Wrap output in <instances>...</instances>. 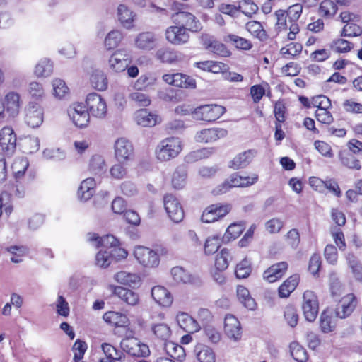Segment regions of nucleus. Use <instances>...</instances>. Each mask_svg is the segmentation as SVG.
<instances>
[{
	"instance_id": "f257e3e1",
	"label": "nucleus",
	"mask_w": 362,
	"mask_h": 362,
	"mask_svg": "<svg viewBox=\"0 0 362 362\" xmlns=\"http://www.w3.org/2000/svg\"><path fill=\"white\" fill-rule=\"evenodd\" d=\"M171 10L173 13L170 18L174 24L183 26L191 33H199L202 30V23L189 11V6L187 4L173 2Z\"/></svg>"
},
{
	"instance_id": "f03ea898",
	"label": "nucleus",
	"mask_w": 362,
	"mask_h": 362,
	"mask_svg": "<svg viewBox=\"0 0 362 362\" xmlns=\"http://www.w3.org/2000/svg\"><path fill=\"white\" fill-rule=\"evenodd\" d=\"M182 150V144L178 137H168L157 145L155 156L160 162H167L177 157Z\"/></svg>"
},
{
	"instance_id": "7ed1b4c3",
	"label": "nucleus",
	"mask_w": 362,
	"mask_h": 362,
	"mask_svg": "<svg viewBox=\"0 0 362 362\" xmlns=\"http://www.w3.org/2000/svg\"><path fill=\"white\" fill-rule=\"evenodd\" d=\"M233 209L230 203L217 202L209 204L202 211L201 221L205 223H212L223 219Z\"/></svg>"
},
{
	"instance_id": "20e7f679",
	"label": "nucleus",
	"mask_w": 362,
	"mask_h": 362,
	"mask_svg": "<svg viewBox=\"0 0 362 362\" xmlns=\"http://www.w3.org/2000/svg\"><path fill=\"white\" fill-rule=\"evenodd\" d=\"M226 107L217 104L200 105L192 112L193 117L205 122H213L218 119L225 112Z\"/></svg>"
},
{
	"instance_id": "39448f33",
	"label": "nucleus",
	"mask_w": 362,
	"mask_h": 362,
	"mask_svg": "<svg viewBox=\"0 0 362 362\" xmlns=\"http://www.w3.org/2000/svg\"><path fill=\"white\" fill-rule=\"evenodd\" d=\"M163 206L168 217L174 223H180L185 218L184 209L178 199L171 193H166L163 198Z\"/></svg>"
},
{
	"instance_id": "423d86ee",
	"label": "nucleus",
	"mask_w": 362,
	"mask_h": 362,
	"mask_svg": "<svg viewBox=\"0 0 362 362\" xmlns=\"http://www.w3.org/2000/svg\"><path fill=\"white\" fill-rule=\"evenodd\" d=\"M341 21L345 23L341 30V36L356 37L362 33V28L358 25L361 16L358 14L345 11L339 15Z\"/></svg>"
},
{
	"instance_id": "0eeeda50",
	"label": "nucleus",
	"mask_w": 362,
	"mask_h": 362,
	"mask_svg": "<svg viewBox=\"0 0 362 362\" xmlns=\"http://www.w3.org/2000/svg\"><path fill=\"white\" fill-rule=\"evenodd\" d=\"M86 109L94 117L104 118L107 113L106 101L96 93H89L86 99Z\"/></svg>"
},
{
	"instance_id": "6e6552de",
	"label": "nucleus",
	"mask_w": 362,
	"mask_h": 362,
	"mask_svg": "<svg viewBox=\"0 0 362 362\" xmlns=\"http://www.w3.org/2000/svg\"><path fill=\"white\" fill-rule=\"evenodd\" d=\"M358 304V299L353 293H347L342 296L336 305L334 314L337 317L345 319L351 315Z\"/></svg>"
},
{
	"instance_id": "1a4fd4ad",
	"label": "nucleus",
	"mask_w": 362,
	"mask_h": 362,
	"mask_svg": "<svg viewBox=\"0 0 362 362\" xmlns=\"http://www.w3.org/2000/svg\"><path fill=\"white\" fill-rule=\"evenodd\" d=\"M132 62V57L124 49L114 51L108 59V66L111 71L119 74L126 71Z\"/></svg>"
},
{
	"instance_id": "9d476101",
	"label": "nucleus",
	"mask_w": 362,
	"mask_h": 362,
	"mask_svg": "<svg viewBox=\"0 0 362 362\" xmlns=\"http://www.w3.org/2000/svg\"><path fill=\"white\" fill-rule=\"evenodd\" d=\"M302 310L308 322H314L318 315L319 302L314 291L306 290L303 295Z\"/></svg>"
},
{
	"instance_id": "9b49d317",
	"label": "nucleus",
	"mask_w": 362,
	"mask_h": 362,
	"mask_svg": "<svg viewBox=\"0 0 362 362\" xmlns=\"http://www.w3.org/2000/svg\"><path fill=\"white\" fill-rule=\"evenodd\" d=\"M121 348L124 351L134 357H146L150 354L148 345L140 341L135 337H127L122 340Z\"/></svg>"
},
{
	"instance_id": "f8f14e48",
	"label": "nucleus",
	"mask_w": 362,
	"mask_h": 362,
	"mask_svg": "<svg viewBox=\"0 0 362 362\" xmlns=\"http://www.w3.org/2000/svg\"><path fill=\"white\" fill-rule=\"evenodd\" d=\"M134 255L136 260L145 267H156L160 263L158 253L147 247H136Z\"/></svg>"
},
{
	"instance_id": "ddd939ff",
	"label": "nucleus",
	"mask_w": 362,
	"mask_h": 362,
	"mask_svg": "<svg viewBox=\"0 0 362 362\" xmlns=\"http://www.w3.org/2000/svg\"><path fill=\"white\" fill-rule=\"evenodd\" d=\"M189 31L183 26L173 25L168 27L165 31L166 40L173 45H182L187 43L190 38Z\"/></svg>"
},
{
	"instance_id": "4468645a",
	"label": "nucleus",
	"mask_w": 362,
	"mask_h": 362,
	"mask_svg": "<svg viewBox=\"0 0 362 362\" xmlns=\"http://www.w3.org/2000/svg\"><path fill=\"white\" fill-rule=\"evenodd\" d=\"M24 119L30 127H39L44 119V110L42 106L37 103L29 102L25 110Z\"/></svg>"
},
{
	"instance_id": "2eb2a0df",
	"label": "nucleus",
	"mask_w": 362,
	"mask_h": 362,
	"mask_svg": "<svg viewBox=\"0 0 362 362\" xmlns=\"http://www.w3.org/2000/svg\"><path fill=\"white\" fill-rule=\"evenodd\" d=\"M115 157L119 163H126L133 159L134 148L132 142L125 138H119L114 145Z\"/></svg>"
},
{
	"instance_id": "dca6fc26",
	"label": "nucleus",
	"mask_w": 362,
	"mask_h": 362,
	"mask_svg": "<svg viewBox=\"0 0 362 362\" xmlns=\"http://www.w3.org/2000/svg\"><path fill=\"white\" fill-rule=\"evenodd\" d=\"M16 141V134L11 127L6 126L0 130V147L6 156H11L15 152Z\"/></svg>"
},
{
	"instance_id": "f3484780",
	"label": "nucleus",
	"mask_w": 362,
	"mask_h": 362,
	"mask_svg": "<svg viewBox=\"0 0 362 362\" xmlns=\"http://www.w3.org/2000/svg\"><path fill=\"white\" fill-rule=\"evenodd\" d=\"M104 241L103 248L107 250L113 262H119L127 257V250L121 246L119 240L115 236L108 234Z\"/></svg>"
},
{
	"instance_id": "a211bd4d",
	"label": "nucleus",
	"mask_w": 362,
	"mask_h": 362,
	"mask_svg": "<svg viewBox=\"0 0 362 362\" xmlns=\"http://www.w3.org/2000/svg\"><path fill=\"white\" fill-rule=\"evenodd\" d=\"M223 330L225 334L230 339L240 341L243 335V329L238 319L232 314H227L224 318Z\"/></svg>"
},
{
	"instance_id": "6ab92c4d",
	"label": "nucleus",
	"mask_w": 362,
	"mask_h": 362,
	"mask_svg": "<svg viewBox=\"0 0 362 362\" xmlns=\"http://www.w3.org/2000/svg\"><path fill=\"white\" fill-rule=\"evenodd\" d=\"M3 102L7 119H13L16 117L20 112L22 104L21 95L16 92L10 91L5 95Z\"/></svg>"
},
{
	"instance_id": "aec40b11",
	"label": "nucleus",
	"mask_w": 362,
	"mask_h": 362,
	"mask_svg": "<svg viewBox=\"0 0 362 362\" xmlns=\"http://www.w3.org/2000/svg\"><path fill=\"white\" fill-rule=\"evenodd\" d=\"M286 261L276 262L270 265L262 274V278L268 283H274L282 279L288 269Z\"/></svg>"
},
{
	"instance_id": "412c9836",
	"label": "nucleus",
	"mask_w": 362,
	"mask_h": 362,
	"mask_svg": "<svg viewBox=\"0 0 362 362\" xmlns=\"http://www.w3.org/2000/svg\"><path fill=\"white\" fill-rule=\"evenodd\" d=\"M70 116L74 125L79 129L87 127L90 123V113L83 103H74Z\"/></svg>"
},
{
	"instance_id": "4be33fe9",
	"label": "nucleus",
	"mask_w": 362,
	"mask_h": 362,
	"mask_svg": "<svg viewBox=\"0 0 362 362\" xmlns=\"http://www.w3.org/2000/svg\"><path fill=\"white\" fill-rule=\"evenodd\" d=\"M228 131L223 128H207L198 132L195 140L199 143H211L227 136Z\"/></svg>"
},
{
	"instance_id": "5701e85b",
	"label": "nucleus",
	"mask_w": 362,
	"mask_h": 362,
	"mask_svg": "<svg viewBox=\"0 0 362 362\" xmlns=\"http://www.w3.org/2000/svg\"><path fill=\"white\" fill-rule=\"evenodd\" d=\"M257 155V151L249 149L235 156L229 163L228 167L233 170H239L247 167Z\"/></svg>"
},
{
	"instance_id": "b1692460",
	"label": "nucleus",
	"mask_w": 362,
	"mask_h": 362,
	"mask_svg": "<svg viewBox=\"0 0 362 362\" xmlns=\"http://www.w3.org/2000/svg\"><path fill=\"white\" fill-rule=\"evenodd\" d=\"M103 319L107 324L114 327L127 328L130 325L127 315L120 312L107 311L103 314Z\"/></svg>"
},
{
	"instance_id": "393cba45",
	"label": "nucleus",
	"mask_w": 362,
	"mask_h": 362,
	"mask_svg": "<svg viewBox=\"0 0 362 362\" xmlns=\"http://www.w3.org/2000/svg\"><path fill=\"white\" fill-rule=\"evenodd\" d=\"M151 296L153 300L159 305L169 308L173 302L171 293L164 286H156L151 289Z\"/></svg>"
},
{
	"instance_id": "a878e982",
	"label": "nucleus",
	"mask_w": 362,
	"mask_h": 362,
	"mask_svg": "<svg viewBox=\"0 0 362 362\" xmlns=\"http://www.w3.org/2000/svg\"><path fill=\"white\" fill-rule=\"evenodd\" d=\"M176 320L179 327L187 333L193 334L200 329V326L197 321L187 313H178L176 316Z\"/></svg>"
},
{
	"instance_id": "bb28decb",
	"label": "nucleus",
	"mask_w": 362,
	"mask_h": 362,
	"mask_svg": "<svg viewBox=\"0 0 362 362\" xmlns=\"http://www.w3.org/2000/svg\"><path fill=\"white\" fill-rule=\"evenodd\" d=\"M203 45L206 50L221 57H228L232 54L224 43L212 37L204 40Z\"/></svg>"
},
{
	"instance_id": "cd10ccee",
	"label": "nucleus",
	"mask_w": 362,
	"mask_h": 362,
	"mask_svg": "<svg viewBox=\"0 0 362 362\" xmlns=\"http://www.w3.org/2000/svg\"><path fill=\"white\" fill-rule=\"evenodd\" d=\"M115 279L117 283L133 289L139 288L141 284V279L138 274L125 271L117 272Z\"/></svg>"
},
{
	"instance_id": "c85d7f7f",
	"label": "nucleus",
	"mask_w": 362,
	"mask_h": 362,
	"mask_svg": "<svg viewBox=\"0 0 362 362\" xmlns=\"http://www.w3.org/2000/svg\"><path fill=\"white\" fill-rule=\"evenodd\" d=\"M135 119L139 125L142 127H151L160 122V117L146 109H141L136 111Z\"/></svg>"
},
{
	"instance_id": "c756f323",
	"label": "nucleus",
	"mask_w": 362,
	"mask_h": 362,
	"mask_svg": "<svg viewBox=\"0 0 362 362\" xmlns=\"http://www.w3.org/2000/svg\"><path fill=\"white\" fill-rule=\"evenodd\" d=\"M113 293L126 304L135 306L139 303V296L138 293L126 288L122 286H115Z\"/></svg>"
},
{
	"instance_id": "7c9ffc66",
	"label": "nucleus",
	"mask_w": 362,
	"mask_h": 362,
	"mask_svg": "<svg viewBox=\"0 0 362 362\" xmlns=\"http://www.w3.org/2000/svg\"><path fill=\"white\" fill-rule=\"evenodd\" d=\"M229 177L232 186L234 187H247L256 184L259 180V175L257 173H252L249 175H242L238 173H234Z\"/></svg>"
},
{
	"instance_id": "2f4dec72",
	"label": "nucleus",
	"mask_w": 362,
	"mask_h": 362,
	"mask_svg": "<svg viewBox=\"0 0 362 362\" xmlns=\"http://www.w3.org/2000/svg\"><path fill=\"white\" fill-rule=\"evenodd\" d=\"M300 282V275L294 274L288 277L278 288L280 298H288L295 291Z\"/></svg>"
},
{
	"instance_id": "473e14b6",
	"label": "nucleus",
	"mask_w": 362,
	"mask_h": 362,
	"mask_svg": "<svg viewBox=\"0 0 362 362\" xmlns=\"http://www.w3.org/2000/svg\"><path fill=\"white\" fill-rule=\"evenodd\" d=\"M194 66L202 71L214 74L223 73L228 69L225 63L213 60L197 62L194 64Z\"/></svg>"
},
{
	"instance_id": "72a5a7b5",
	"label": "nucleus",
	"mask_w": 362,
	"mask_h": 362,
	"mask_svg": "<svg viewBox=\"0 0 362 362\" xmlns=\"http://www.w3.org/2000/svg\"><path fill=\"white\" fill-rule=\"evenodd\" d=\"M156 57L162 63L170 64H177L182 60L181 54L169 47L159 49L156 53Z\"/></svg>"
},
{
	"instance_id": "f704fd0d",
	"label": "nucleus",
	"mask_w": 362,
	"mask_h": 362,
	"mask_svg": "<svg viewBox=\"0 0 362 362\" xmlns=\"http://www.w3.org/2000/svg\"><path fill=\"white\" fill-rule=\"evenodd\" d=\"M136 47L144 50H151L156 46V38L151 32H143L135 40Z\"/></svg>"
},
{
	"instance_id": "c9c22d12",
	"label": "nucleus",
	"mask_w": 362,
	"mask_h": 362,
	"mask_svg": "<svg viewBox=\"0 0 362 362\" xmlns=\"http://www.w3.org/2000/svg\"><path fill=\"white\" fill-rule=\"evenodd\" d=\"M223 40L226 43H230L240 50L249 51L253 47V44L250 40L235 34H228L223 37Z\"/></svg>"
},
{
	"instance_id": "e433bc0d",
	"label": "nucleus",
	"mask_w": 362,
	"mask_h": 362,
	"mask_svg": "<svg viewBox=\"0 0 362 362\" xmlns=\"http://www.w3.org/2000/svg\"><path fill=\"white\" fill-rule=\"evenodd\" d=\"M96 186L95 180L93 177H88L83 180L78 190V196L82 201H88L95 194Z\"/></svg>"
},
{
	"instance_id": "4c0bfd02",
	"label": "nucleus",
	"mask_w": 362,
	"mask_h": 362,
	"mask_svg": "<svg viewBox=\"0 0 362 362\" xmlns=\"http://www.w3.org/2000/svg\"><path fill=\"white\" fill-rule=\"evenodd\" d=\"M236 295L238 300L245 308L250 310H254L256 308L257 303L246 287L238 285L236 289Z\"/></svg>"
},
{
	"instance_id": "58836bf2",
	"label": "nucleus",
	"mask_w": 362,
	"mask_h": 362,
	"mask_svg": "<svg viewBox=\"0 0 362 362\" xmlns=\"http://www.w3.org/2000/svg\"><path fill=\"white\" fill-rule=\"evenodd\" d=\"M174 281L177 284H192L194 277L182 267H174L170 271Z\"/></svg>"
},
{
	"instance_id": "ea45409f",
	"label": "nucleus",
	"mask_w": 362,
	"mask_h": 362,
	"mask_svg": "<svg viewBox=\"0 0 362 362\" xmlns=\"http://www.w3.org/2000/svg\"><path fill=\"white\" fill-rule=\"evenodd\" d=\"M303 45L300 42H291L280 49L281 56L286 59L298 58L302 53Z\"/></svg>"
},
{
	"instance_id": "a19ab883",
	"label": "nucleus",
	"mask_w": 362,
	"mask_h": 362,
	"mask_svg": "<svg viewBox=\"0 0 362 362\" xmlns=\"http://www.w3.org/2000/svg\"><path fill=\"white\" fill-rule=\"evenodd\" d=\"M117 16L122 25L127 29L134 26L135 15L125 5L120 4L117 8Z\"/></svg>"
},
{
	"instance_id": "79ce46f5",
	"label": "nucleus",
	"mask_w": 362,
	"mask_h": 362,
	"mask_svg": "<svg viewBox=\"0 0 362 362\" xmlns=\"http://www.w3.org/2000/svg\"><path fill=\"white\" fill-rule=\"evenodd\" d=\"M151 331L154 339L158 342L165 343L171 335L170 327L165 323H157L151 326Z\"/></svg>"
},
{
	"instance_id": "37998d69",
	"label": "nucleus",
	"mask_w": 362,
	"mask_h": 362,
	"mask_svg": "<svg viewBox=\"0 0 362 362\" xmlns=\"http://www.w3.org/2000/svg\"><path fill=\"white\" fill-rule=\"evenodd\" d=\"M339 160L342 165L353 170H359L361 169L360 160L351 152L344 150L339 153Z\"/></svg>"
},
{
	"instance_id": "c03bdc74",
	"label": "nucleus",
	"mask_w": 362,
	"mask_h": 362,
	"mask_svg": "<svg viewBox=\"0 0 362 362\" xmlns=\"http://www.w3.org/2000/svg\"><path fill=\"white\" fill-rule=\"evenodd\" d=\"M196 356L199 362H216V354L213 349L202 344L194 348Z\"/></svg>"
},
{
	"instance_id": "a18cd8bd",
	"label": "nucleus",
	"mask_w": 362,
	"mask_h": 362,
	"mask_svg": "<svg viewBox=\"0 0 362 362\" xmlns=\"http://www.w3.org/2000/svg\"><path fill=\"white\" fill-rule=\"evenodd\" d=\"M245 29L254 37L262 42H264L268 39L267 31L264 29L262 23L257 21H250L245 24Z\"/></svg>"
},
{
	"instance_id": "49530a36",
	"label": "nucleus",
	"mask_w": 362,
	"mask_h": 362,
	"mask_svg": "<svg viewBox=\"0 0 362 362\" xmlns=\"http://www.w3.org/2000/svg\"><path fill=\"white\" fill-rule=\"evenodd\" d=\"M246 223L244 221L232 223L227 228L223 238L227 241L230 242L237 239L245 230Z\"/></svg>"
},
{
	"instance_id": "de8ad7c7",
	"label": "nucleus",
	"mask_w": 362,
	"mask_h": 362,
	"mask_svg": "<svg viewBox=\"0 0 362 362\" xmlns=\"http://www.w3.org/2000/svg\"><path fill=\"white\" fill-rule=\"evenodd\" d=\"M165 349L167 354L174 361H182L186 356L184 348L173 341L165 343Z\"/></svg>"
},
{
	"instance_id": "09e8293b",
	"label": "nucleus",
	"mask_w": 362,
	"mask_h": 362,
	"mask_svg": "<svg viewBox=\"0 0 362 362\" xmlns=\"http://www.w3.org/2000/svg\"><path fill=\"white\" fill-rule=\"evenodd\" d=\"M124 38L123 34L118 30H111L106 35L104 45L106 49L112 50L119 47Z\"/></svg>"
},
{
	"instance_id": "8fccbe9b",
	"label": "nucleus",
	"mask_w": 362,
	"mask_h": 362,
	"mask_svg": "<svg viewBox=\"0 0 362 362\" xmlns=\"http://www.w3.org/2000/svg\"><path fill=\"white\" fill-rule=\"evenodd\" d=\"M338 7L337 4L332 0H323L319 6L318 13L325 19L333 18L337 13Z\"/></svg>"
},
{
	"instance_id": "3c124183",
	"label": "nucleus",
	"mask_w": 362,
	"mask_h": 362,
	"mask_svg": "<svg viewBox=\"0 0 362 362\" xmlns=\"http://www.w3.org/2000/svg\"><path fill=\"white\" fill-rule=\"evenodd\" d=\"M290 352L293 358L297 362H307L309 355L302 345L298 341H292L289 345Z\"/></svg>"
},
{
	"instance_id": "603ef678",
	"label": "nucleus",
	"mask_w": 362,
	"mask_h": 362,
	"mask_svg": "<svg viewBox=\"0 0 362 362\" xmlns=\"http://www.w3.org/2000/svg\"><path fill=\"white\" fill-rule=\"evenodd\" d=\"M90 82L91 86L97 90L103 91L107 88V78L102 71H93L90 77Z\"/></svg>"
},
{
	"instance_id": "864d4df0",
	"label": "nucleus",
	"mask_w": 362,
	"mask_h": 362,
	"mask_svg": "<svg viewBox=\"0 0 362 362\" xmlns=\"http://www.w3.org/2000/svg\"><path fill=\"white\" fill-rule=\"evenodd\" d=\"M29 166V163L27 158L20 157L16 158L12 165L11 170L13 177L16 180H20L24 175Z\"/></svg>"
},
{
	"instance_id": "5fc2aeb1",
	"label": "nucleus",
	"mask_w": 362,
	"mask_h": 362,
	"mask_svg": "<svg viewBox=\"0 0 362 362\" xmlns=\"http://www.w3.org/2000/svg\"><path fill=\"white\" fill-rule=\"evenodd\" d=\"M320 328L323 333H329L335 329V325L332 321V315L328 309L324 310L320 316Z\"/></svg>"
},
{
	"instance_id": "6e6d98bb",
	"label": "nucleus",
	"mask_w": 362,
	"mask_h": 362,
	"mask_svg": "<svg viewBox=\"0 0 362 362\" xmlns=\"http://www.w3.org/2000/svg\"><path fill=\"white\" fill-rule=\"evenodd\" d=\"M88 170L93 175H101L106 170V163L103 156L94 155L88 164Z\"/></svg>"
},
{
	"instance_id": "4d7b16f0",
	"label": "nucleus",
	"mask_w": 362,
	"mask_h": 362,
	"mask_svg": "<svg viewBox=\"0 0 362 362\" xmlns=\"http://www.w3.org/2000/svg\"><path fill=\"white\" fill-rule=\"evenodd\" d=\"M354 44L343 38L334 39L329 44L330 49L336 53L344 54L354 48Z\"/></svg>"
},
{
	"instance_id": "13d9d810",
	"label": "nucleus",
	"mask_w": 362,
	"mask_h": 362,
	"mask_svg": "<svg viewBox=\"0 0 362 362\" xmlns=\"http://www.w3.org/2000/svg\"><path fill=\"white\" fill-rule=\"evenodd\" d=\"M173 86L182 88H195L197 82L190 76L182 73H175Z\"/></svg>"
},
{
	"instance_id": "bf43d9fd",
	"label": "nucleus",
	"mask_w": 362,
	"mask_h": 362,
	"mask_svg": "<svg viewBox=\"0 0 362 362\" xmlns=\"http://www.w3.org/2000/svg\"><path fill=\"white\" fill-rule=\"evenodd\" d=\"M129 100L138 107H148L151 103L150 96L142 92V90L137 89L129 95Z\"/></svg>"
},
{
	"instance_id": "052dcab7",
	"label": "nucleus",
	"mask_w": 362,
	"mask_h": 362,
	"mask_svg": "<svg viewBox=\"0 0 362 362\" xmlns=\"http://www.w3.org/2000/svg\"><path fill=\"white\" fill-rule=\"evenodd\" d=\"M230 256V250L227 248H223L216 256L214 266L213 268L219 271H226L228 267V259Z\"/></svg>"
},
{
	"instance_id": "680f3d73",
	"label": "nucleus",
	"mask_w": 362,
	"mask_h": 362,
	"mask_svg": "<svg viewBox=\"0 0 362 362\" xmlns=\"http://www.w3.org/2000/svg\"><path fill=\"white\" fill-rule=\"evenodd\" d=\"M213 153L211 148H202L192 151L186 156V160L188 163H194L198 160L208 158Z\"/></svg>"
},
{
	"instance_id": "e2e57ef3",
	"label": "nucleus",
	"mask_w": 362,
	"mask_h": 362,
	"mask_svg": "<svg viewBox=\"0 0 362 362\" xmlns=\"http://www.w3.org/2000/svg\"><path fill=\"white\" fill-rule=\"evenodd\" d=\"M102 349L106 356L105 359L122 361L125 358V355L122 351L118 350L110 344H103Z\"/></svg>"
},
{
	"instance_id": "0e129e2a",
	"label": "nucleus",
	"mask_w": 362,
	"mask_h": 362,
	"mask_svg": "<svg viewBox=\"0 0 362 362\" xmlns=\"http://www.w3.org/2000/svg\"><path fill=\"white\" fill-rule=\"evenodd\" d=\"M13 210L11 194L6 192L0 193V217L4 214L7 217Z\"/></svg>"
},
{
	"instance_id": "69168bd1",
	"label": "nucleus",
	"mask_w": 362,
	"mask_h": 362,
	"mask_svg": "<svg viewBox=\"0 0 362 362\" xmlns=\"http://www.w3.org/2000/svg\"><path fill=\"white\" fill-rule=\"evenodd\" d=\"M53 71V65L49 59H43L35 66L34 73L37 77H47Z\"/></svg>"
},
{
	"instance_id": "338daca9",
	"label": "nucleus",
	"mask_w": 362,
	"mask_h": 362,
	"mask_svg": "<svg viewBox=\"0 0 362 362\" xmlns=\"http://www.w3.org/2000/svg\"><path fill=\"white\" fill-rule=\"evenodd\" d=\"M6 250L12 255L11 260L13 263H20L24 257L28 255V250L25 246L13 245L6 248Z\"/></svg>"
},
{
	"instance_id": "774afa93",
	"label": "nucleus",
	"mask_w": 362,
	"mask_h": 362,
	"mask_svg": "<svg viewBox=\"0 0 362 362\" xmlns=\"http://www.w3.org/2000/svg\"><path fill=\"white\" fill-rule=\"evenodd\" d=\"M238 12H242L246 16L251 17L258 11L259 7L251 0H241L238 2Z\"/></svg>"
}]
</instances>
